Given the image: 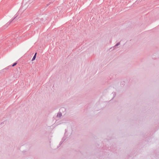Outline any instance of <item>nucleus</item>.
<instances>
[{
  "instance_id": "nucleus-1",
  "label": "nucleus",
  "mask_w": 159,
  "mask_h": 159,
  "mask_svg": "<svg viewBox=\"0 0 159 159\" xmlns=\"http://www.w3.org/2000/svg\"><path fill=\"white\" fill-rule=\"evenodd\" d=\"M36 53L34 55V57H33L32 60V61H33L34 60L35 58H36Z\"/></svg>"
},
{
  "instance_id": "nucleus-2",
  "label": "nucleus",
  "mask_w": 159,
  "mask_h": 159,
  "mask_svg": "<svg viewBox=\"0 0 159 159\" xmlns=\"http://www.w3.org/2000/svg\"><path fill=\"white\" fill-rule=\"evenodd\" d=\"M62 115L61 113H58L57 115V116L58 117H60Z\"/></svg>"
},
{
  "instance_id": "nucleus-3",
  "label": "nucleus",
  "mask_w": 159,
  "mask_h": 159,
  "mask_svg": "<svg viewBox=\"0 0 159 159\" xmlns=\"http://www.w3.org/2000/svg\"><path fill=\"white\" fill-rule=\"evenodd\" d=\"M17 64V63H14L12 65V66L13 67L14 66H15V65H16Z\"/></svg>"
}]
</instances>
